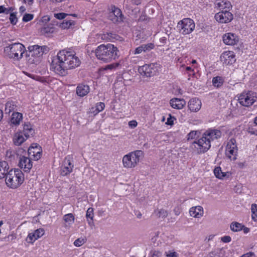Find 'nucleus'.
<instances>
[{"instance_id":"obj_26","label":"nucleus","mask_w":257,"mask_h":257,"mask_svg":"<svg viewBox=\"0 0 257 257\" xmlns=\"http://www.w3.org/2000/svg\"><path fill=\"white\" fill-rule=\"evenodd\" d=\"M23 119V114L22 113L20 112H13L10 121V125H16L18 126L19 125L21 122L22 121Z\"/></svg>"},{"instance_id":"obj_43","label":"nucleus","mask_w":257,"mask_h":257,"mask_svg":"<svg viewBox=\"0 0 257 257\" xmlns=\"http://www.w3.org/2000/svg\"><path fill=\"white\" fill-rule=\"evenodd\" d=\"M50 17L48 16H44L40 21V24L43 26L46 25V23H47L50 21Z\"/></svg>"},{"instance_id":"obj_9","label":"nucleus","mask_w":257,"mask_h":257,"mask_svg":"<svg viewBox=\"0 0 257 257\" xmlns=\"http://www.w3.org/2000/svg\"><path fill=\"white\" fill-rule=\"evenodd\" d=\"M195 27L194 21L190 18H184L180 21L177 26L180 33L183 35L190 34L194 30Z\"/></svg>"},{"instance_id":"obj_44","label":"nucleus","mask_w":257,"mask_h":257,"mask_svg":"<svg viewBox=\"0 0 257 257\" xmlns=\"http://www.w3.org/2000/svg\"><path fill=\"white\" fill-rule=\"evenodd\" d=\"M34 18V15L31 14H25L23 18V21L25 22H28L32 20Z\"/></svg>"},{"instance_id":"obj_27","label":"nucleus","mask_w":257,"mask_h":257,"mask_svg":"<svg viewBox=\"0 0 257 257\" xmlns=\"http://www.w3.org/2000/svg\"><path fill=\"white\" fill-rule=\"evenodd\" d=\"M90 91V88L88 85L80 84L76 88L77 94L81 97H83L87 95Z\"/></svg>"},{"instance_id":"obj_23","label":"nucleus","mask_w":257,"mask_h":257,"mask_svg":"<svg viewBox=\"0 0 257 257\" xmlns=\"http://www.w3.org/2000/svg\"><path fill=\"white\" fill-rule=\"evenodd\" d=\"M215 176L220 180H224L229 178L231 176L230 172H224L222 171L220 167H216L213 171Z\"/></svg>"},{"instance_id":"obj_4","label":"nucleus","mask_w":257,"mask_h":257,"mask_svg":"<svg viewBox=\"0 0 257 257\" xmlns=\"http://www.w3.org/2000/svg\"><path fill=\"white\" fill-rule=\"evenodd\" d=\"M24 181V175L19 169H11L5 178L7 186L11 189L18 188Z\"/></svg>"},{"instance_id":"obj_53","label":"nucleus","mask_w":257,"mask_h":257,"mask_svg":"<svg viewBox=\"0 0 257 257\" xmlns=\"http://www.w3.org/2000/svg\"><path fill=\"white\" fill-rule=\"evenodd\" d=\"M162 253L161 252L157 250H154L152 252L151 257H161Z\"/></svg>"},{"instance_id":"obj_64","label":"nucleus","mask_w":257,"mask_h":257,"mask_svg":"<svg viewBox=\"0 0 257 257\" xmlns=\"http://www.w3.org/2000/svg\"><path fill=\"white\" fill-rule=\"evenodd\" d=\"M244 165H245L244 163H239L238 164V166L240 168H243V167H244Z\"/></svg>"},{"instance_id":"obj_63","label":"nucleus","mask_w":257,"mask_h":257,"mask_svg":"<svg viewBox=\"0 0 257 257\" xmlns=\"http://www.w3.org/2000/svg\"><path fill=\"white\" fill-rule=\"evenodd\" d=\"M209 257H220L219 255L214 254L213 252L210 253Z\"/></svg>"},{"instance_id":"obj_29","label":"nucleus","mask_w":257,"mask_h":257,"mask_svg":"<svg viewBox=\"0 0 257 257\" xmlns=\"http://www.w3.org/2000/svg\"><path fill=\"white\" fill-rule=\"evenodd\" d=\"M22 133L26 138H29L30 136H33L34 134L35 131L32 125L28 122L24 124Z\"/></svg>"},{"instance_id":"obj_5","label":"nucleus","mask_w":257,"mask_h":257,"mask_svg":"<svg viewBox=\"0 0 257 257\" xmlns=\"http://www.w3.org/2000/svg\"><path fill=\"white\" fill-rule=\"evenodd\" d=\"M29 52L27 54V61L30 64L37 63L40 60V57L49 51V48L46 46H39L38 45L30 46L28 47Z\"/></svg>"},{"instance_id":"obj_48","label":"nucleus","mask_w":257,"mask_h":257,"mask_svg":"<svg viewBox=\"0 0 257 257\" xmlns=\"http://www.w3.org/2000/svg\"><path fill=\"white\" fill-rule=\"evenodd\" d=\"M173 211L176 215L178 216L181 213L182 209L180 206H177L174 208Z\"/></svg>"},{"instance_id":"obj_45","label":"nucleus","mask_w":257,"mask_h":257,"mask_svg":"<svg viewBox=\"0 0 257 257\" xmlns=\"http://www.w3.org/2000/svg\"><path fill=\"white\" fill-rule=\"evenodd\" d=\"M119 65L118 63H112L106 66L104 68V70H113L115 69Z\"/></svg>"},{"instance_id":"obj_1","label":"nucleus","mask_w":257,"mask_h":257,"mask_svg":"<svg viewBox=\"0 0 257 257\" xmlns=\"http://www.w3.org/2000/svg\"><path fill=\"white\" fill-rule=\"evenodd\" d=\"M81 60L75 52L69 49L60 51L56 58L51 63L50 69L60 76H65L67 70L75 69L80 66Z\"/></svg>"},{"instance_id":"obj_57","label":"nucleus","mask_w":257,"mask_h":257,"mask_svg":"<svg viewBox=\"0 0 257 257\" xmlns=\"http://www.w3.org/2000/svg\"><path fill=\"white\" fill-rule=\"evenodd\" d=\"M166 255L168 257H178V254L175 251L170 252L169 253L167 254Z\"/></svg>"},{"instance_id":"obj_31","label":"nucleus","mask_w":257,"mask_h":257,"mask_svg":"<svg viewBox=\"0 0 257 257\" xmlns=\"http://www.w3.org/2000/svg\"><path fill=\"white\" fill-rule=\"evenodd\" d=\"M17 102L14 100H9L5 104V111L7 114H10L15 110L17 109Z\"/></svg>"},{"instance_id":"obj_35","label":"nucleus","mask_w":257,"mask_h":257,"mask_svg":"<svg viewBox=\"0 0 257 257\" xmlns=\"http://www.w3.org/2000/svg\"><path fill=\"white\" fill-rule=\"evenodd\" d=\"M243 226L241 223L234 222H232L230 224V229L233 231L237 232L240 231L242 229Z\"/></svg>"},{"instance_id":"obj_33","label":"nucleus","mask_w":257,"mask_h":257,"mask_svg":"<svg viewBox=\"0 0 257 257\" xmlns=\"http://www.w3.org/2000/svg\"><path fill=\"white\" fill-rule=\"evenodd\" d=\"M54 28L53 25L51 24H47L43 26L41 30V33L43 35L53 33Z\"/></svg>"},{"instance_id":"obj_42","label":"nucleus","mask_w":257,"mask_h":257,"mask_svg":"<svg viewBox=\"0 0 257 257\" xmlns=\"http://www.w3.org/2000/svg\"><path fill=\"white\" fill-rule=\"evenodd\" d=\"M213 84L214 86L218 87L222 84L221 79L220 77H216L213 78Z\"/></svg>"},{"instance_id":"obj_47","label":"nucleus","mask_w":257,"mask_h":257,"mask_svg":"<svg viewBox=\"0 0 257 257\" xmlns=\"http://www.w3.org/2000/svg\"><path fill=\"white\" fill-rule=\"evenodd\" d=\"M142 52H144L143 48L142 45L139 46L138 47H137L133 52V54H139L142 53Z\"/></svg>"},{"instance_id":"obj_54","label":"nucleus","mask_w":257,"mask_h":257,"mask_svg":"<svg viewBox=\"0 0 257 257\" xmlns=\"http://www.w3.org/2000/svg\"><path fill=\"white\" fill-rule=\"evenodd\" d=\"M255 254L253 252H248L241 255L240 257H253Z\"/></svg>"},{"instance_id":"obj_34","label":"nucleus","mask_w":257,"mask_h":257,"mask_svg":"<svg viewBox=\"0 0 257 257\" xmlns=\"http://www.w3.org/2000/svg\"><path fill=\"white\" fill-rule=\"evenodd\" d=\"M117 36L116 34L112 33H107L103 34L102 35L101 38L105 41H113L115 39H117Z\"/></svg>"},{"instance_id":"obj_55","label":"nucleus","mask_w":257,"mask_h":257,"mask_svg":"<svg viewBox=\"0 0 257 257\" xmlns=\"http://www.w3.org/2000/svg\"><path fill=\"white\" fill-rule=\"evenodd\" d=\"M9 12V10L6 8L5 7L1 6H0V14L1 13H6L8 14Z\"/></svg>"},{"instance_id":"obj_60","label":"nucleus","mask_w":257,"mask_h":257,"mask_svg":"<svg viewBox=\"0 0 257 257\" xmlns=\"http://www.w3.org/2000/svg\"><path fill=\"white\" fill-rule=\"evenodd\" d=\"M24 3L27 4L29 6H31L33 3L34 0H23Z\"/></svg>"},{"instance_id":"obj_37","label":"nucleus","mask_w":257,"mask_h":257,"mask_svg":"<svg viewBox=\"0 0 257 257\" xmlns=\"http://www.w3.org/2000/svg\"><path fill=\"white\" fill-rule=\"evenodd\" d=\"M86 241L85 237H80L76 239L73 244L75 246L79 247L84 244Z\"/></svg>"},{"instance_id":"obj_2","label":"nucleus","mask_w":257,"mask_h":257,"mask_svg":"<svg viewBox=\"0 0 257 257\" xmlns=\"http://www.w3.org/2000/svg\"><path fill=\"white\" fill-rule=\"evenodd\" d=\"M221 132L217 129H209L205 131L202 137L192 144V147L199 154L206 152L211 147L210 143L220 138Z\"/></svg>"},{"instance_id":"obj_10","label":"nucleus","mask_w":257,"mask_h":257,"mask_svg":"<svg viewBox=\"0 0 257 257\" xmlns=\"http://www.w3.org/2000/svg\"><path fill=\"white\" fill-rule=\"evenodd\" d=\"M160 67V65L156 63L145 64L140 67L138 71L142 75L151 77L158 72Z\"/></svg>"},{"instance_id":"obj_11","label":"nucleus","mask_w":257,"mask_h":257,"mask_svg":"<svg viewBox=\"0 0 257 257\" xmlns=\"http://www.w3.org/2000/svg\"><path fill=\"white\" fill-rule=\"evenodd\" d=\"M238 149L236 142L234 138L230 139L227 142L225 148V155L230 160L236 159Z\"/></svg>"},{"instance_id":"obj_28","label":"nucleus","mask_w":257,"mask_h":257,"mask_svg":"<svg viewBox=\"0 0 257 257\" xmlns=\"http://www.w3.org/2000/svg\"><path fill=\"white\" fill-rule=\"evenodd\" d=\"M63 219L65 222V227L69 228L75 221V216L73 214L70 213L64 215Z\"/></svg>"},{"instance_id":"obj_3","label":"nucleus","mask_w":257,"mask_h":257,"mask_svg":"<svg viewBox=\"0 0 257 257\" xmlns=\"http://www.w3.org/2000/svg\"><path fill=\"white\" fill-rule=\"evenodd\" d=\"M118 49L111 44H102L98 46L95 51L96 57L99 60L109 62L116 59L118 57Z\"/></svg>"},{"instance_id":"obj_59","label":"nucleus","mask_w":257,"mask_h":257,"mask_svg":"<svg viewBox=\"0 0 257 257\" xmlns=\"http://www.w3.org/2000/svg\"><path fill=\"white\" fill-rule=\"evenodd\" d=\"M214 237V235L210 234L206 237L205 240H207V241H209L210 240H212Z\"/></svg>"},{"instance_id":"obj_18","label":"nucleus","mask_w":257,"mask_h":257,"mask_svg":"<svg viewBox=\"0 0 257 257\" xmlns=\"http://www.w3.org/2000/svg\"><path fill=\"white\" fill-rule=\"evenodd\" d=\"M189 213L190 216L199 219L203 216L204 209L200 205L193 206L189 209Z\"/></svg>"},{"instance_id":"obj_41","label":"nucleus","mask_w":257,"mask_h":257,"mask_svg":"<svg viewBox=\"0 0 257 257\" xmlns=\"http://www.w3.org/2000/svg\"><path fill=\"white\" fill-rule=\"evenodd\" d=\"M198 132L196 131H192L187 135V140H193L196 138Z\"/></svg>"},{"instance_id":"obj_6","label":"nucleus","mask_w":257,"mask_h":257,"mask_svg":"<svg viewBox=\"0 0 257 257\" xmlns=\"http://www.w3.org/2000/svg\"><path fill=\"white\" fill-rule=\"evenodd\" d=\"M143 156V152L141 150L133 151L125 155L122 160L123 167L127 169L136 167Z\"/></svg>"},{"instance_id":"obj_46","label":"nucleus","mask_w":257,"mask_h":257,"mask_svg":"<svg viewBox=\"0 0 257 257\" xmlns=\"http://www.w3.org/2000/svg\"><path fill=\"white\" fill-rule=\"evenodd\" d=\"M10 20L11 21V23L13 25L16 24L17 22V18L16 17V15L14 13H11L10 14Z\"/></svg>"},{"instance_id":"obj_19","label":"nucleus","mask_w":257,"mask_h":257,"mask_svg":"<svg viewBox=\"0 0 257 257\" xmlns=\"http://www.w3.org/2000/svg\"><path fill=\"white\" fill-rule=\"evenodd\" d=\"M122 13L120 10L113 6L111 8V11L109 14V19L113 23L121 21Z\"/></svg>"},{"instance_id":"obj_36","label":"nucleus","mask_w":257,"mask_h":257,"mask_svg":"<svg viewBox=\"0 0 257 257\" xmlns=\"http://www.w3.org/2000/svg\"><path fill=\"white\" fill-rule=\"evenodd\" d=\"M105 107V104L103 102L97 103L95 106V110L93 111V113L97 114L102 111Z\"/></svg>"},{"instance_id":"obj_51","label":"nucleus","mask_w":257,"mask_h":257,"mask_svg":"<svg viewBox=\"0 0 257 257\" xmlns=\"http://www.w3.org/2000/svg\"><path fill=\"white\" fill-rule=\"evenodd\" d=\"M231 240V237L229 236H224L221 238V240L224 243L229 242Z\"/></svg>"},{"instance_id":"obj_8","label":"nucleus","mask_w":257,"mask_h":257,"mask_svg":"<svg viewBox=\"0 0 257 257\" xmlns=\"http://www.w3.org/2000/svg\"><path fill=\"white\" fill-rule=\"evenodd\" d=\"M238 100L242 106L249 107L257 101V96L251 91H244L239 95Z\"/></svg>"},{"instance_id":"obj_61","label":"nucleus","mask_w":257,"mask_h":257,"mask_svg":"<svg viewBox=\"0 0 257 257\" xmlns=\"http://www.w3.org/2000/svg\"><path fill=\"white\" fill-rule=\"evenodd\" d=\"M251 218H252V219L254 221H256V218H257V214L256 213H251Z\"/></svg>"},{"instance_id":"obj_30","label":"nucleus","mask_w":257,"mask_h":257,"mask_svg":"<svg viewBox=\"0 0 257 257\" xmlns=\"http://www.w3.org/2000/svg\"><path fill=\"white\" fill-rule=\"evenodd\" d=\"M9 166L8 163L6 161L0 162V179L6 177L9 172Z\"/></svg>"},{"instance_id":"obj_62","label":"nucleus","mask_w":257,"mask_h":257,"mask_svg":"<svg viewBox=\"0 0 257 257\" xmlns=\"http://www.w3.org/2000/svg\"><path fill=\"white\" fill-rule=\"evenodd\" d=\"M49 1L53 3L57 4V3H61L63 1H64L65 0H49Z\"/></svg>"},{"instance_id":"obj_58","label":"nucleus","mask_w":257,"mask_h":257,"mask_svg":"<svg viewBox=\"0 0 257 257\" xmlns=\"http://www.w3.org/2000/svg\"><path fill=\"white\" fill-rule=\"evenodd\" d=\"M166 124L168 125H172L173 124V120L171 116L167 119Z\"/></svg>"},{"instance_id":"obj_12","label":"nucleus","mask_w":257,"mask_h":257,"mask_svg":"<svg viewBox=\"0 0 257 257\" xmlns=\"http://www.w3.org/2000/svg\"><path fill=\"white\" fill-rule=\"evenodd\" d=\"M214 18L215 20L221 24L228 23L233 19V15L228 11H222L216 13L215 15Z\"/></svg>"},{"instance_id":"obj_52","label":"nucleus","mask_w":257,"mask_h":257,"mask_svg":"<svg viewBox=\"0 0 257 257\" xmlns=\"http://www.w3.org/2000/svg\"><path fill=\"white\" fill-rule=\"evenodd\" d=\"M185 70L187 71H189L190 72H192V73H189V76L190 77L191 75L192 76H195V72H194V68L191 67H189V66H187L185 68Z\"/></svg>"},{"instance_id":"obj_38","label":"nucleus","mask_w":257,"mask_h":257,"mask_svg":"<svg viewBox=\"0 0 257 257\" xmlns=\"http://www.w3.org/2000/svg\"><path fill=\"white\" fill-rule=\"evenodd\" d=\"M142 46L143 47L144 53L149 52L151 50L153 49L155 47L154 44L152 43L143 44Z\"/></svg>"},{"instance_id":"obj_13","label":"nucleus","mask_w":257,"mask_h":257,"mask_svg":"<svg viewBox=\"0 0 257 257\" xmlns=\"http://www.w3.org/2000/svg\"><path fill=\"white\" fill-rule=\"evenodd\" d=\"M220 61L224 65H232L236 61L235 55L233 51H224L220 56Z\"/></svg>"},{"instance_id":"obj_14","label":"nucleus","mask_w":257,"mask_h":257,"mask_svg":"<svg viewBox=\"0 0 257 257\" xmlns=\"http://www.w3.org/2000/svg\"><path fill=\"white\" fill-rule=\"evenodd\" d=\"M223 43L227 45L234 46L239 42L238 36L233 33H227L222 37Z\"/></svg>"},{"instance_id":"obj_32","label":"nucleus","mask_w":257,"mask_h":257,"mask_svg":"<svg viewBox=\"0 0 257 257\" xmlns=\"http://www.w3.org/2000/svg\"><path fill=\"white\" fill-rule=\"evenodd\" d=\"M154 214L157 218H165L168 216V212L163 208H157L155 210Z\"/></svg>"},{"instance_id":"obj_49","label":"nucleus","mask_w":257,"mask_h":257,"mask_svg":"<svg viewBox=\"0 0 257 257\" xmlns=\"http://www.w3.org/2000/svg\"><path fill=\"white\" fill-rule=\"evenodd\" d=\"M128 126L130 127H131V128H134L137 126L138 122L136 120H133L130 121L128 122Z\"/></svg>"},{"instance_id":"obj_56","label":"nucleus","mask_w":257,"mask_h":257,"mask_svg":"<svg viewBox=\"0 0 257 257\" xmlns=\"http://www.w3.org/2000/svg\"><path fill=\"white\" fill-rule=\"evenodd\" d=\"M251 213H256L257 212V204H252L251 207Z\"/></svg>"},{"instance_id":"obj_39","label":"nucleus","mask_w":257,"mask_h":257,"mask_svg":"<svg viewBox=\"0 0 257 257\" xmlns=\"http://www.w3.org/2000/svg\"><path fill=\"white\" fill-rule=\"evenodd\" d=\"M86 217L87 219H90L91 221H93L94 217V212L93 209L91 207H89L87 211L86 214Z\"/></svg>"},{"instance_id":"obj_50","label":"nucleus","mask_w":257,"mask_h":257,"mask_svg":"<svg viewBox=\"0 0 257 257\" xmlns=\"http://www.w3.org/2000/svg\"><path fill=\"white\" fill-rule=\"evenodd\" d=\"M66 14L63 13L55 14V17L59 20H62L65 18Z\"/></svg>"},{"instance_id":"obj_25","label":"nucleus","mask_w":257,"mask_h":257,"mask_svg":"<svg viewBox=\"0 0 257 257\" xmlns=\"http://www.w3.org/2000/svg\"><path fill=\"white\" fill-rule=\"evenodd\" d=\"M28 138H26L22 132H18L14 135L13 138V142L16 146H20Z\"/></svg>"},{"instance_id":"obj_21","label":"nucleus","mask_w":257,"mask_h":257,"mask_svg":"<svg viewBox=\"0 0 257 257\" xmlns=\"http://www.w3.org/2000/svg\"><path fill=\"white\" fill-rule=\"evenodd\" d=\"M202 105V103L200 100L197 98H193L191 99L188 103V106L191 111L197 112L198 111Z\"/></svg>"},{"instance_id":"obj_40","label":"nucleus","mask_w":257,"mask_h":257,"mask_svg":"<svg viewBox=\"0 0 257 257\" xmlns=\"http://www.w3.org/2000/svg\"><path fill=\"white\" fill-rule=\"evenodd\" d=\"M74 24V22L71 20H65L61 24V27L63 29H66L70 27V26Z\"/></svg>"},{"instance_id":"obj_15","label":"nucleus","mask_w":257,"mask_h":257,"mask_svg":"<svg viewBox=\"0 0 257 257\" xmlns=\"http://www.w3.org/2000/svg\"><path fill=\"white\" fill-rule=\"evenodd\" d=\"M28 154L30 158L37 161L41 158L42 152L41 147L37 144H33L28 149Z\"/></svg>"},{"instance_id":"obj_22","label":"nucleus","mask_w":257,"mask_h":257,"mask_svg":"<svg viewBox=\"0 0 257 257\" xmlns=\"http://www.w3.org/2000/svg\"><path fill=\"white\" fill-rule=\"evenodd\" d=\"M215 6L219 10L228 11L232 8L231 3L228 0H216Z\"/></svg>"},{"instance_id":"obj_20","label":"nucleus","mask_w":257,"mask_h":257,"mask_svg":"<svg viewBox=\"0 0 257 257\" xmlns=\"http://www.w3.org/2000/svg\"><path fill=\"white\" fill-rule=\"evenodd\" d=\"M73 168V165L71 160L66 158L61 168V174L62 176H66L72 172Z\"/></svg>"},{"instance_id":"obj_16","label":"nucleus","mask_w":257,"mask_h":257,"mask_svg":"<svg viewBox=\"0 0 257 257\" xmlns=\"http://www.w3.org/2000/svg\"><path fill=\"white\" fill-rule=\"evenodd\" d=\"M19 166L26 172H29L33 166V163L30 157L22 156L20 158Z\"/></svg>"},{"instance_id":"obj_17","label":"nucleus","mask_w":257,"mask_h":257,"mask_svg":"<svg viewBox=\"0 0 257 257\" xmlns=\"http://www.w3.org/2000/svg\"><path fill=\"white\" fill-rule=\"evenodd\" d=\"M45 231L43 228H39L34 232L29 233L26 238V241L30 243H33L38 238L44 234Z\"/></svg>"},{"instance_id":"obj_24","label":"nucleus","mask_w":257,"mask_h":257,"mask_svg":"<svg viewBox=\"0 0 257 257\" xmlns=\"http://www.w3.org/2000/svg\"><path fill=\"white\" fill-rule=\"evenodd\" d=\"M170 104L174 109H182L186 105V101L183 99L174 98L170 100Z\"/></svg>"},{"instance_id":"obj_7","label":"nucleus","mask_w":257,"mask_h":257,"mask_svg":"<svg viewBox=\"0 0 257 257\" xmlns=\"http://www.w3.org/2000/svg\"><path fill=\"white\" fill-rule=\"evenodd\" d=\"M26 51L25 46L20 43H15L5 48V53L9 58L14 60H19L22 58Z\"/></svg>"}]
</instances>
